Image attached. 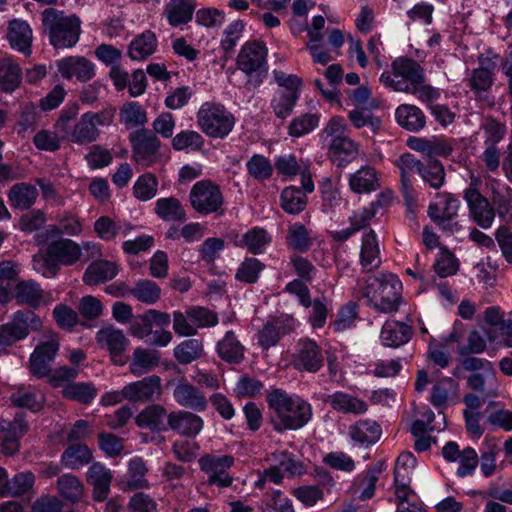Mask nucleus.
Segmentation results:
<instances>
[{
    "mask_svg": "<svg viewBox=\"0 0 512 512\" xmlns=\"http://www.w3.org/2000/svg\"><path fill=\"white\" fill-rule=\"evenodd\" d=\"M288 333L283 329L282 321L278 318H273L267 321L262 328L257 332L258 344L263 350H268L275 346L281 336Z\"/></svg>",
    "mask_w": 512,
    "mask_h": 512,
    "instance_id": "a18cd8bd",
    "label": "nucleus"
},
{
    "mask_svg": "<svg viewBox=\"0 0 512 512\" xmlns=\"http://www.w3.org/2000/svg\"><path fill=\"white\" fill-rule=\"evenodd\" d=\"M196 118L201 131L211 138L226 137L235 125L233 114L220 103H203Z\"/></svg>",
    "mask_w": 512,
    "mask_h": 512,
    "instance_id": "20e7f679",
    "label": "nucleus"
},
{
    "mask_svg": "<svg viewBox=\"0 0 512 512\" xmlns=\"http://www.w3.org/2000/svg\"><path fill=\"white\" fill-rule=\"evenodd\" d=\"M300 95L296 92H280L277 91L271 101V107L277 118L286 119L293 112V109Z\"/></svg>",
    "mask_w": 512,
    "mask_h": 512,
    "instance_id": "680f3d73",
    "label": "nucleus"
},
{
    "mask_svg": "<svg viewBox=\"0 0 512 512\" xmlns=\"http://www.w3.org/2000/svg\"><path fill=\"white\" fill-rule=\"evenodd\" d=\"M349 186L355 193H369L379 187L376 171L371 166H364L349 178Z\"/></svg>",
    "mask_w": 512,
    "mask_h": 512,
    "instance_id": "a19ab883",
    "label": "nucleus"
},
{
    "mask_svg": "<svg viewBox=\"0 0 512 512\" xmlns=\"http://www.w3.org/2000/svg\"><path fill=\"white\" fill-rule=\"evenodd\" d=\"M155 213L166 222H185L186 211L175 197L160 198L155 203Z\"/></svg>",
    "mask_w": 512,
    "mask_h": 512,
    "instance_id": "58836bf2",
    "label": "nucleus"
},
{
    "mask_svg": "<svg viewBox=\"0 0 512 512\" xmlns=\"http://www.w3.org/2000/svg\"><path fill=\"white\" fill-rule=\"evenodd\" d=\"M325 401L334 410L344 414H363L368 410V404L364 400L345 392L328 395Z\"/></svg>",
    "mask_w": 512,
    "mask_h": 512,
    "instance_id": "2f4dec72",
    "label": "nucleus"
},
{
    "mask_svg": "<svg viewBox=\"0 0 512 512\" xmlns=\"http://www.w3.org/2000/svg\"><path fill=\"white\" fill-rule=\"evenodd\" d=\"M267 462L273 463L278 469L284 474L286 473L289 477L301 476L306 472V467L302 461L296 458V456L287 451H275L266 457Z\"/></svg>",
    "mask_w": 512,
    "mask_h": 512,
    "instance_id": "f704fd0d",
    "label": "nucleus"
},
{
    "mask_svg": "<svg viewBox=\"0 0 512 512\" xmlns=\"http://www.w3.org/2000/svg\"><path fill=\"white\" fill-rule=\"evenodd\" d=\"M419 175L422 180L433 189H440L445 182V169L438 160L430 159L426 163H422Z\"/></svg>",
    "mask_w": 512,
    "mask_h": 512,
    "instance_id": "864d4df0",
    "label": "nucleus"
},
{
    "mask_svg": "<svg viewBox=\"0 0 512 512\" xmlns=\"http://www.w3.org/2000/svg\"><path fill=\"white\" fill-rule=\"evenodd\" d=\"M112 474L99 462L93 463L87 471V482L93 486V499L104 501L109 493Z\"/></svg>",
    "mask_w": 512,
    "mask_h": 512,
    "instance_id": "bb28decb",
    "label": "nucleus"
},
{
    "mask_svg": "<svg viewBox=\"0 0 512 512\" xmlns=\"http://www.w3.org/2000/svg\"><path fill=\"white\" fill-rule=\"evenodd\" d=\"M13 297L19 305L38 308L46 303L47 294L34 280H21L13 288Z\"/></svg>",
    "mask_w": 512,
    "mask_h": 512,
    "instance_id": "4be33fe9",
    "label": "nucleus"
},
{
    "mask_svg": "<svg viewBox=\"0 0 512 512\" xmlns=\"http://www.w3.org/2000/svg\"><path fill=\"white\" fill-rule=\"evenodd\" d=\"M133 159L142 167H149L159 160L160 140L146 129H138L129 135Z\"/></svg>",
    "mask_w": 512,
    "mask_h": 512,
    "instance_id": "9d476101",
    "label": "nucleus"
},
{
    "mask_svg": "<svg viewBox=\"0 0 512 512\" xmlns=\"http://www.w3.org/2000/svg\"><path fill=\"white\" fill-rule=\"evenodd\" d=\"M267 402L273 411L271 423L277 432L300 429L312 418V407L307 401L282 389L271 391Z\"/></svg>",
    "mask_w": 512,
    "mask_h": 512,
    "instance_id": "f257e3e1",
    "label": "nucleus"
},
{
    "mask_svg": "<svg viewBox=\"0 0 512 512\" xmlns=\"http://www.w3.org/2000/svg\"><path fill=\"white\" fill-rule=\"evenodd\" d=\"M488 187L495 214L504 222L512 223V188L507 185L501 187L497 179H491Z\"/></svg>",
    "mask_w": 512,
    "mask_h": 512,
    "instance_id": "6ab92c4d",
    "label": "nucleus"
},
{
    "mask_svg": "<svg viewBox=\"0 0 512 512\" xmlns=\"http://www.w3.org/2000/svg\"><path fill=\"white\" fill-rule=\"evenodd\" d=\"M95 340L100 349L108 351L113 363L125 364L124 353L129 345V339L121 329L112 324L106 325L97 331Z\"/></svg>",
    "mask_w": 512,
    "mask_h": 512,
    "instance_id": "9b49d317",
    "label": "nucleus"
},
{
    "mask_svg": "<svg viewBox=\"0 0 512 512\" xmlns=\"http://www.w3.org/2000/svg\"><path fill=\"white\" fill-rule=\"evenodd\" d=\"M157 47V39L151 31H145L129 45L128 55L133 60H144L152 55Z\"/></svg>",
    "mask_w": 512,
    "mask_h": 512,
    "instance_id": "c03bdc74",
    "label": "nucleus"
},
{
    "mask_svg": "<svg viewBox=\"0 0 512 512\" xmlns=\"http://www.w3.org/2000/svg\"><path fill=\"white\" fill-rule=\"evenodd\" d=\"M168 428L185 437H195L202 430L203 419L189 411H174L167 416Z\"/></svg>",
    "mask_w": 512,
    "mask_h": 512,
    "instance_id": "412c9836",
    "label": "nucleus"
},
{
    "mask_svg": "<svg viewBox=\"0 0 512 512\" xmlns=\"http://www.w3.org/2000/svg\"><path fill=\"white\" fill-rule=\"evenodd\" d=\"M190 204L194 210L203 215L223 214L224 197L219 186L211 180L195 183L189 194Z\"/></svg>",
    "mask_w": 512,
    "mask_h": 512,
    "instance_id": "6e6552de",
    "label": "nucleus"
},
{
    "mask_svg": "<svg viewBox=\"0 0 512 512\" xmlns=\"http://www.w3.org/2000/svg\"><path fill=\"white\" fill-rule=\"evenodd\" d=\"M58 349L59 343L55 338L39 344L30 356L31 373L38 378L48 376Z\"/></svg>",
    "mask_w": 512,
    "mask_h": 512,
    "instance_id": "dca6fc26",
    "label": "nucleus"
},
{
    "mask_svg": "<svg viewBox=\"0 0 512 512\" xmlns=\"http://www.w3.org/2000/svg\"><path fill=\"white\" fill-rule=\"evenodd\" d=\"M175 401L182 407L194 411H204L207 407V399L204 393L196 386L182 381L179 382L173 392Z\"/></svg>",
    "mask_w": 512,
    "mask_h": 512,
    "instance_id": "5701e85b",
    "label": "nucleus"
},
{
    "mask_svg": "<svg viewBox=\"0 0 512 512\" xmlns=\"http://www.w3.org/2000/svg\"><path fill=\"white\" fill-rule=\"evenodd\" d=\"M41 327L42 321L34 312L30 310L15 312L8 323L0 326V355L9 346L26 338L30 331H37Z\"/></svg>",
    "mask_w": 512,
    "mask_h": 512,
    "instance_id": "423d86ee",
    "label": "nucleus"
},
{
    "mask_svg": "<svg viewBox=\"0 0 512 512\" xmlns=\"http://www.w3.org/2000/svg\"><path fill=\"white\" fill-rule=\"evenodd\" d=\"M413 329L410 325L395 321H386L380 332V340L386 347L397 348L406 344L412 337Z\"/></svg>",
    "mask_w": 512,
    "mask_h": 512,
    "instance_id": "b1692460",
    "label": "nucleus"
},
{
    "mask_svg": "<svg viewBox=\"0 0 512 512\" xmlns=\"http://www.w3.org/2000/svg\"><path fill=\"white\" fill-rule=\"evenodd\" d=\"M402 284L390 274L371 278L364 287L363 296L367 305L380 313L392 314L399 310L402 301Z\"/></svg>",
    "mask_w": 512,
    "mask_h": 512,
    "instance_id": "f03ea898",
    "label": "nucleus"
},
{
    "mask_svg": "<svg viewBox=\"0 0 512 512\" xmlns=\"http://www.w3.org/2000/svg\"><path fill=\"white\" fill-rule=\"evenodd\" d=\"M377 236L373 230L365 233L362 238L360 251V263L366 270L377 269L381 260Z\"/></svg>",
    "mask_w": 512,
    "mask_h": 512,
    "instance_id": "4c0bfd02",
    "label": "nucleus"
},
{
    "mask_svg": "<svg viewBox=\"0 0 512 512\" xmlns=\"http://www.w3.org/2000/svg\"><path fill=\"white\" fill-rule=\"evenodd\" d=\"M96 388L91 383H72L63 389V395L82 404H89L96 397Z\"/></svg>",
    "mask_w": 512,
    "mask_h": 512,
    "instance_id": "69168bd1",
    "label": "nucleus"
},
{
    "mask_svg": "<svg viewBox=\"0 0 512 512\" xmlns=\"http://www.w3.org/2000/svg\"><path fill=\"white\" fill-rule=\"evenodd\" d=\"M160 362V354L157 350L137 347L133 351L130 363V372L139 376L155 369Z\"/></svg>",
    "mask_w": 512,
    "mask_h": 512,
    "instance_id": "c9c22d12",
    "label": "nucleus"
},
{
    "mask_svg": "<svg viewBox=\"0 0 512 512\" xmlns=\"http://www.w3.org/2000/svg\"><path fill=\"white\" fill-rule=\"evenodd\" d=\"M457 393V382L449 377L442 378L432 387L430 401L434 407L444 408L448 405L449 399Z\"/></svg>",
    "mask_w": 512,
    "mask_h": 512,
    "instance_id": "de8ad7c7",
    "label": "nucleus"
},
{
    "mask_svg": "<svg viewBox=\"0 0 512 512\" xmlns=\"http://www.w3.org/2000/svg\"><path fill=\"white\" fill-rule=\"evenodd\" d=\"M351 438L361 444H374L381 436V427L372 420H359L349 429Z\"/></svg>",
    "mask_w": 512,
    "mask_h": 512,
    "instance_id": "37998d69",
    "label": "nucleus"
},
{
    "mask_svg": "<svg viewBox=\"0 0 512 512\" xmlns=\"http://www.w3.org/2000/svg\"><path fill=\"white\" fill-rule=\"evenodd\" d=\"M397 123L411 132H418L424 128L426 118L422 110L411 104H402L395 111Z\"/></svg>",
    "mask_w": 512,
    "mask_h": 512,
    "instance_id": "72a5a7b5",
    "label": "nucleus"
},
{
    "mask_svg": "<svg viewBox=\"0 0 512 512\" xmlns=\"http://www.w3.org/2000/svg\"><path fill=\"white\" fill-rule=\"evenodd\" d=\"M28 431V424L22 413L15 415L12 421H0V437L2 452L12 456L19 451V439Z\"/></svg>",
    "mask_w": 512,
    "mask_h": 512,
    "instance_id": "ddd939ff",
    "label": "nucleus"
},
{
    "mask_svg": "<svg viewBox=\"0 0 512 512\" xmlns=\"http://www.w3.org/2000/svg\"><path fill=\"white\" fill-rule=\"evenodd\" d=\"M292 363L298 371L316 373L323 366L321 348L311 339H300Z\"/></svg>",
    "mask_w": 512,
    "mask_h": 512,
    "instance_id": "4468645a",
    "label": "nucleus"
},
{
    "mask_svg": "<svg viewBox=\"0 0 512 512\" xmlns=\"http://www.w3.org/2000/svg\"><path fill=\"white\" fill-rule=\"evenodd\" d=\"M99 134L98 128L84 113L74 125L70 138L72 142L84 145L96 141Z\"/></svg>",
    "mask_w": 512,
    "mask_h": 512,
    "instance_id": "8fccbe9b",
    "label": "nucleus"
},
{
    "mask_svg": "<svg viewBox=\"0 0 512 512\" xmlns=\"http://www.w3.org/2000/svg\"><path fill=\"white\" fill-rule=\"evenodd\" d=\"M320 117L317 113H305L293 118L288 126V134L299 138L313 131L319 124Z\"/></svg>",
    "mask_w": 512,
    "mask_h": 512,
    "instance_id": "e2e57ef3",
    "label": "nucleus"
},
{
    "mask_svg": "<svg viewBox=\"0 0 512 512\" xmlns=\"http://www.w3.org/2000/svg\"><path fill=\"white\" fill-rule=\"evenodd\" d=\"M40 119V113L32 103H25L20 106L14 130L21 138H26L33 133Z\"/></svg>",
    "mask_w": 512,
    "mask_h": 512,
    "instance_id": "e433bc0d",
    "label": "nucleus"
},
{
    "mask_svg": "<svg viewBox=\"0 0 512 512\" xmlns=\"http://www.w3.org/2000/svg\"><path fill=\"white\" fill-rule=\"evenodd\" d=\"M266 56L267 49L264 44L249 42L242 47L237 57V65L247 75L256 73L257 77H261L266 74Z\"/></svg>",
    "mask_w": 512,
    "mask_h": 512,
    "instance_id": "f8f14e48",
    "label": "nucleus"
},
{
    "mask_svg": "<svg viewBox=\"0 0 512 512\" xmlns=\"http://www.w3.org/2000/svg\"><path fill=\"white\" fill-rule=\"evenodd\" d=\"M8 483V496L20 497L32 491L35 475L31 471L19 472Z\"/></svg>",
    "mask_w": 512,
    "mask_h": 512,
    "instance_id": "0e129e2a",
    "label": "nucleus"
},
{
    "mask_svg": "<svg viewBox=\"0 0 512 512\" xmlns=\"http://www.w3.org/2000/svg\"><path fill=\"white\" fill-rule=\"evenodd\" d=\"M82 256V248L75 241L68 238H58L48 243L45 256L35 255L34 263L41 262L50 272L56 275L59 265L71 266L77 263Z\"/></svg>",
    "mask_w": 512,
    "mask_h": 512,
    "instance_id": "39448f33",
    "label": "nucleus"
},
{
    "mask_svg": "<svg viewBox=\"0 0 512 512\" xmlns=\"http://www.w3.org/2000/svg\"><path fill=\"white\" fill-rule=\"evenodd\" d=\"M21 69L11 59L0 61V90L5 93H11L19 87L21 83Z\"/></svg>",
    "mask_w": 512,
    "mask_h": 512,
    "instance_id": "49530a36",
    "label": "nucleus"
},
{
    "mask_svg": "<svg viewBox=\"0 0 512 512\" xmlns=\"http://www.w3.org/2000/svg\"><path fill=\"white\" fill-rule=\"evenodd\" d=\"M270 242L271 236L264 228L254 227L243 235L240 245L251 254H261Z\"/></svg>",
    "mask_w": 512,
    "mask_h": 512,
    "instance_id": "5fc2aeb1",
    "label": "nucleus"
},
{
    "mask_svg": "<svg viewBox=\"0 0 512 512\" xmlns=\"http://www.w3.org/2000/svg\"><path fill=\"white\" fill-rule=\"evenodd\" d=\"M58 70L64 78L76 77L81 82L89 81L95 75L93 63L83 57H67L60 60Z\"/></svg>",
    "mask_w": 512,
    "mask_h": 512,
    "instance_id": "393cba45",
    "label": "nucleus"
},
{
    "mask_svg": "<svg viewBox=\"0 0 512 512\" xmlns=\"http://www.w3.org/2000/svg\"><path fill=\"white\" fill-rule=\"evenodd\" d=\"M395 165L400 170L401 191L408 205L416 202L415 190L413 188L410 173L420 171L422 162L410 153H404L396 160Z\"/></svg>",
    "mask_w": 512,
    "mask_h": 512,
    "instance_id": "a211bd4d",
    "label": "nucleus"
},
{
    "mask_svg": "<svg viewBox=\"0 0 512 512\" xmlns=\"http://www.w3.org/2000/svg\"><path fill=\"white\" fill-rule=\"evenodd\" d=\"M234 461L231 455L207 453L198 459V464L200 470L207 476L208 485L226 488L233 482V478L227 471L234 465Z\"/></svg>",
    "mask_w": 512,
    "mask_h": 512,
    "instance_id": "1a4fd4ad",
    "label": "nucleus"
},
{
    "mask_svg": "<svg viewBox=\"0 0 512 512\" xmlns=\"http://www.w3.org/2000/svg\"><path fill=\"white\" fill-rule=\"evenodd\" d=\"M216 352L220 359L229 364H239L244 360L245 347L234 331H227L217 342Z\"/></svg>",
    "mask_w": 512,
    "mask_h": 512,
    "instance_id": "a878e982",
    "label": "nucleus"
},
{
    "mask_svg": "<svg viewBox=\"0 0 512 512\" xmlns=\"http://www.w3.org/2000/svg\"><path fill=\"white\" fill-rule=\"evenodd\" d=\"M204 346L199 339H187L174 348V357L182 365H188L202 357Z\"/></svg>",
    "mask_w": 512,
    "mask_h": 512,
    "instance_id": "09e8293b",
    "label": "nucleus"
},
{
    "mask_svg": "<svg viewBox=\"0 0 512 512\" xmlns=\"http://www.w3.org/2000/svg\"><path fill=\"white\" fill-rule=\"evenodd\" d=\"M91 459V451L86 445L82 444L70 445L61 456V462L70 469H78L88 464Z\"/></svg>",
    "mask_w": 512,
    "mask_h": 512,
    "instance_id": "6e6d98bb",
    "label": "nucleus"
},
{
    "mask_svg": "<svg viewBox=\"0 0 512 512\" xmlns=\"http://www.w3.org/2000/svg\"><path fill=\"white\" fill-rule=\"evenodd\" d=\"M37 196V189L28 183L15 184L8 193L10 205L21 210L29 209L36 201Z\"/></svg>",
    "mask_w": 512,
    "mask_h": 512,
    "instance_id": "ea45409f",
    "label": "nucleus"
},
{
    "mask_svg": "<svg viewBox=\"0 0 512 512\" xmlns=\"http://www.w3.org/2000/svg\"><path fill=\"white\" fill-rule=\"evenodd\" d=\"M10 399L14 406L27 408L32 412L40 411L44 402L43 396L24 387H19L13 392Z\"/></svg>",
    "mask_w": 512,
    "mask_h": 512,
    "instance_id": "bf43d9fd",
    "label": "nucleus"
},
{
    "mask_svg": "<svg viewBox=\"0 0 512 512\" xmlns=\"http://www.w3.org/2000/svg\"><path fill=\"white\" fill-rule=\"evenodd\" d=\"M287 244L292 249L300 252L307 251L311 247L312 241L309 232L303 224L295 223L289 227Z\"/></svg>",
    "mask_w": 512,
    "mask_h": 512,
    "instance_id": "338daca9",
    "label": "nucleus"
},
{
    "mask_svg": "<svg viewBox=\"0 0 512 512\" xmlns=\"http://www.w3.org/2000/svg\"><path fill=\"white\" fill-rule=\"evenodd\" d=\"M118 271L115 262L108 260L93 261L84 272L83 282L89 286L98 285L112 280L118 274Z\"/></svg>",
    "mask_w": 512,
    "mask_h": 512,
    "instance_id": "c756f323",
    "label": "nucleus"
},
{
    "mask_svg": "<svg viewBox=\"0 0 512 512\" xmlns=\"http://www.w3.org/2000/svg\"><path fill=\"white\" fill-rule=\"evenodd\" d=\"M203 136L194 130H185L177 133L172 139V147L177 151H200L204 147Z\"/></svg>",
    "mask_w": 512,
    "mask_h": 512,
    "instance_id": "052dcab7",
    "label": "nucleus"
},
{
    "mask_svg": "<svg viewBox=\"0 0 512 512\" xmlns=\"http://www.w3.org/2000/svg\"><path fill=\"white\" fill-rule=\"evenodd\" d=\"M147 468L142 458L135 457L130 460L128 472L125 476L126 480L124 488L127 490H135L148 487V481L145 478Z\"/></svg>",
    "mask_w": 512,
    "mask_h": 512,
    "instance_id": "3c124183",
    "label": "nucleus"
},
{
    "mask_svg": "<svg viewBox=\"0 0 512 512\" xmlns=\"http://www.w3.org/2000/svg\"><path fill=\"white\" fill-rule=\"evenodd\" d=\"M42 24L55 48H70L79 40L80 20L75 15H65L63 11L48 8L42 13Z\"/></svg>",
    "mask_w": 512,
    "mask_h": 512,
    "instance_id": "7ed1b4c3",
    "label": "nucleus"
},
{
    "mask_svg": "<svg viewBox=\"0 0 512 512\" xmlns=\"http://www.w3.org/2000/svg\"><path fill=\"white\" fill-rule=\"evenodd\" d=\"M195 7L193 0H170L165 5L164 15L171 26L184 25L192 19Z\"/></svg>",
    "mask_w": 512,
    "mask_h": 512,
    "instance_id": "473e14b6",
    "label": "nucleus"
},
{
    "mask_svg": "<svg viewBox=\"0 0 512 512\" xmlns=\"http://www.w3.org/2000/svg\"><path fill=\"white\" fill-rule=\"evenodd\" d=\"M125 399L130 402H149L162 394L161 379L150 375L124 386Z\"/></svg>",
    "mask_w": 512,
    "mask_h": 512,
    "instance_id": "2eb2a0df",
    "label": "nucleus"
},
{
    "mask_svg": "<svg viewBox=\"0 0 512 512\" xmlns=\"http://www.w3.org/2000/svg\"><path fill=\"white\" fill-rule=\"evenodd\" d=\"M119 121L126 129L143 127L147 121V113L136 101L124 103L119 110Z\"/></svg>",
    "mask_w": 512,
    "mask_h": 512,
    "instance_id": "79ce46f5",
    "label": "nucleus"
},
{
    "mask_svg": "<svg viewBox=\"0 0 512 512\" xmlns=\"http://www.w3.org/2000/svg\"><path fill=\"white\" fill-rule=\"evenodd\" d=\"M307 204L305 192L295 186L286 187L281 193V207L289 214L302 212Z\"/></svg>",
    "mask_w": 512,
    "mask_h": 512,
    "instance_id": "603ef678",
    "label": "nucleus"
},
{
    "mask_svg": "<svg viewBox=\"0 0 512 512\" xmlns=\"http://www.w3.org/2000/svg\"><path fill=\"white\" fill-rule=\"evenodd\" d=\"M158 189V180L155 175L146 173L141 175L134 184L133 194L140 201L152 199Z\"/></svg>",
    "mask_w": 512,
    "mask_h": 512,
    "instance_id": "774afa93",
    "label": "nucleus"
},
{
    "mask_svg": "<svg viewBox=\"0 0 512 512\" xmlns=\"http://www.w3.org/2000/svg\"><path fill=\"white\" fill-rule=\"evenodd\" d=\"M59 494L71 502L79 501L84 492L82 482L73 474H64L57 480Z\"/></svg>",
    "mask_w": 512,
    "mask_h": 512,
    "instance_id": "4d7b16f0",
    "label": "nucleus"
},
{
    "mask_svg": "<svg viewBox=\"0 0 512 512\" xmlns=\"http://www.w3.org/2000/svg\"><path fill=\"white\" fill-rule=\"evenodd\" d=\"M468 86L474 92L476 99L483 101L487 106L492 107L495 104L494 97L488 94V91L494 82V71L488 67H479L473 69L467 79Z\"/></svg>",
    "mask_w": 512,
    "mask_h": 512,
    "instance_id": "aec40b11",
    "label": "nucleus"
},
{
    "mask_svg": "<svg viewBox=\"0 0 512 512\" xmlns=\"http://www.w3.org/2000/svg\"><path fill=\"white\" fill-rule=\"evenodd\" d=\"M464 200L473 221L483 229L490 228L495 219V209L489 199L481 193H469Z\"/></svg>",
    "mask_w": 512,
    "mask_h": 512,
    "instance_id": "f3484780",
    "label": "nucleus"
},
{
    "mask_svg": "<svg viewBox=\"0 0 512 512\" xmlns=\"http://www.w3.org/2000/svg\"><path fill=\"white\" fill-rule=\"evenodd\" d=\"M131 295L139 302L152 305L160 299L161 288L151 280L140 279L131 289Z\"/></svg>",
    "mask_w": 512,
    "mask_h": 512,
    "instance_id": "13d9d810",
    "label": "nucleus"
},
{
    "mask_svg": "<svg viewBox=\"0 0 512 512\" xmlns=\"http://www.w3.org/2000/svg\"><path fill=\"white\" fill-rule=\"evenodd\" d=\"M358 155V145L348 136L331 139L329 159L338 167H344Z\"/></svg>",
    "mask_w": 512,
    "mask_h": 512,
    "instance_id": "cd10ccee",
    "label": "nucleus"
},
{
    "mask_svg": "<svg viewBox=\"0 0 512 512\" xmlns=\"http://www.w3.org/2000/svg\"><path fill=\"white\" fill-rule=\"evenodd\" d=\"M425 77L424 68L416 60L408 57H398L391 63V72H383L379 81L386 88L400 92L395 88L394 83H404L410 88L421 83Z\"/></svg>",
    "mask_w": 512,
    "mask_h": 512,
    "instance_id": "0eeeda50",
    "label": "nucleus"
},
{
    "mask_svg": "<svg viewBox=\"0 0 512 512\" xmlns=\"http://www.w3.org/2000/svg\"><path fill=\"white\" fill-rule=\"evenodd\" d=\"M7 37L13 48H16L26 56L31 54L32 30L26 21L20 19L11 20Z\"/></svg>",
    "mask_w": 512,
    "mask_h": 512,
    "instance_id": "c85d7f7f",
    "label": "nucleus"
},
{
    "mask_svg": "<svg viewBox=\"0 0 512 512\" xmlns=\"http://www.w3.org/2000/svg\"><path fill=\"white\" fill-rule=\"evenodd\" d=\"M165 408L159 404H152L144 408L136 417L135 423L140 428L150 429L152 431H166L168 424Z\"/></svg>",
    "mask_w": 512,
    "mask_h": 512,
    "instance_id": "7c9ffc66",
    "label": "nucleus"
}]
</instances>
